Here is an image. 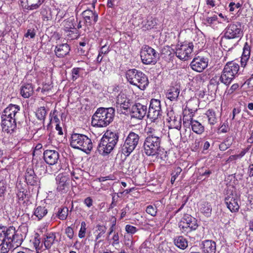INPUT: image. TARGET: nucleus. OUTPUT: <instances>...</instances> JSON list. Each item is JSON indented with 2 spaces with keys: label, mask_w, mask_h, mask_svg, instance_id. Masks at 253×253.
<instances>
[{
  "label": "nucleus",
  "mask_w": 253,
  "mask_h": 253,
  "mask_svg": "<svg viewBox=\"0 0 253 253\" xmlns=\"http://www.w3.org/2000/svg\"><path fill=\"white\" fill-rule=\"evenodd\" d=\"M130 84L136 86L141 90H144L148 85V80H130Z\"/></svg>",
  "instance_id": "43"
},
{
  "label": "nucleus",
  "mask_w": 253,
  "mask_h": 253,
  "mask_svg": "<svg viewBox=\"0 0 253 253\" xmlns=\"http://www.w3.org/2000/svg\"><path fill=\"white\" fill-rule=\"evenodd\" d=\"M70 145L75 149L82 150L89 154L93 148L91 140L86 135L78 133H73L70 137Z\"/></svg>",
  "instance_id": "4"
},
{
  "label": "nucleus",
  "mask_w": 253,
  "mask_h": 253,
  "mask_svg": "<svg viewBox=\"0 0 253 253\" xmlns=\"http://www.w3.org/2000/svg\"><path fill=\"white\" fill-rule=\"evenodd\" d=\"M217 16L214 14L211 16H207L205 19V21L207 24L211 25L213 24L214 22L217 20Z\"/></svg>",
  "instance_id": "54"
},
{
  "label": "nucleus",
  "mask_w": 253,
  "mask_h": 253,
  "mask_svg": "<svg viewBox=\"0 0 253 253\" xmlns=\"http://www.w3.org/2000/svg\"><path fill=\"white\" fill-rule=\"evenodd\" d=\"M193 49L192 43L177 44L175 48L176 56L181 60H188L192 55Z\"/></svg>",
  "instance_id": "10"
},
{
  "label": "nucleus",
  "mask_w": 253,
  "mask_h": 253,
  "mask_svg": "<svg viewBox=\"0 0 253 253\" xmlns=\"http://www.w3.org/2000/svg\"><path fill=\"white\" fill-rule=\"evenodd\" d=\"M142 19V16L141 15H138V16L135 18V20L137 21L138 20V25H139L140 23L139 21H141ZM141 23L142 25L141 28L143 29V30H147L153 28L157 23L155 18H153L152 16H148L145 20L142 21Z\"/></svg>",
  "instance_id": "25"
},
{
  "label": "nucleus",
  "mask_w": 253,
  "mask_h": 253,
  "mask_svg": "<svg viewBox=\"0 0 253 253\" xmlns=\"http://www.w3.org/2000/svg\"><path fill=\"white\" fill-rule=\"evenodd\" d=\"M53 87L52 80H45L42 83V89L43 91H48L51 89Z\"/></svg>",
  "instance_id": "48"
},
{
  "label": "nucleus",
  "mask_w": 253,
  "mask_h": 253,
  "mask_svg": "<svg viewBox=\"0 0 253 253\" xmlns=\"http://www.w3.org/2000/svg\"><path fill=\"white\" fill-rule=\"evenodd\" d=\"M17 197L19 200V201H23L25 202L26 200L28 201L30 195L28 193V191L24 189L22 185L19 184L17 186Z\"/></svg>",
  "instance_id": "36"
},
{
  "label": "nucleus",
  "mask_w": 253,
  "mask_h": 253,
  "mask_svg": "<svg viewBox=\"0 0 253 253\" xmlns=\"http://www.w3.org/2000/svg\"><path fill=\"white\" fill-rule=\"evenodd\" d=\"M167 120L170 128L180 129L181 126V118L180 116L176 115L173 110L169 111L167 113Z\"/></svg>",
  "instance_id": "15"
},
{
  "label": "nucleus",
  "mask_w": 253,
  "mask_h": 253,
  "mask_svg": "<svg viewBox=\"0 0 253 253\" xmlns=\"http://www.w3.org/2000/svg\"><path fill=\"white\" fill-rule=\"evenodd\" d=\"M119 137V133L117 131L107 130L102 138L106 139L107 142L111 146V148H114L118 141Z\"/></svg>",
  "instance_id": "26"
},
{
  "label": "nucleus",
  "mask_w": 253,
  "mask_h": 253,
  "mask_svg": "<svg viewBox=\"0 0 253 253\" xmlns=\"http://www.w3.org/2000/svg\"><path fill=\"white\" fill-rule=\"evenodd\" d=\"M158 54L151 47L144 45L140 51L142 62L146 65L155 64L157 62Z\"/></svg>",
  "instance_id": "6"
},
{
  "label": "nucleus",
  "mask_w": 253,
  "mask_h": 253,
  "mask_svg": "<svg viewBox=\"0 0 253 253\" xmlns=\"http://www.w3.org/2000/svg\"><path fill=\"white\" fill-rule=\"evenodd\" d=\"M161 102L159 99H152L150 101L147 117L151 122H155L162 116Z\"/></svg>",
  "instance_id": "8"
},
{
  "label": "nucleus",
  "mask_w": 253,
  "mask_h": 253,
  "mask_svg": "<svg viewBox=\"0 0 253 253\" xmlns=\"http://www.w3.org/2000/svg\"><path fill=\"white\" fill-rule=\"evenodd\" d=\"M251 48L248 42H246L243 48L242 56L250 58Z\"/></svg>",
  "instance_id": "51"
},
{
  "label": "nucleus",
  "mask_w": 253,
  "mask_h": 253,
  "mask_svg": "<svg viewBox=\"0 0 253 253\" xmlns=\"http://www.w3.org/2000/svg\"><path fill=\"white\" fill-rule=\"evenodd\" d=\"M65 233L67 237L70 239H72L74 236V231L71 227H67L65 229Z\"/></svg>",
  "instance_id": "58"
},
{
  "label": "nucleus",
  "mask_w": 253,
  "mask_h": 253,
  "mask_svg": "<svg viewBox=\"0 0 253 253\" xmlns=\"http://www.w3.org/2000/svg\"><path fill=\"white\" fill-rule=\"evenodd\" d=\"M131 105V100L124 93L121 92L116 99V107L117 110L121 113L127 111Z\"/></svg>",
  "instance_id": "12"
},
{
  "label": "nucleus",
  "mask_w": 253,
  "mask_h": 253,
  "mask_svg": "<svg viewBox=\"0 0 253 253\" xmlns=\"http://www.w3.org/2000/svg\"><path fill=\"white\" fill-rule=\"evenodd\" d=\"M173 243L175 246L181 250H185L188 247L187 240L182 236H177L173 239Z\"/></svg>",
  "instance_id": "38"
},
{
  "label": "nucleus",
  "mask_w": 253,
  "mask_h": 253,
  "mask_svg": "<svg viewBox=\"0 0 253 253\" xmlns=\"http://www.w3.org/2000/svg\"><path fill=\"white\" fill-rule=\"evenodd\" d=\"M147 135L143 145L144 153L148 156H158L161 151L162 134L150 128Z\"/></svg>",
  "instance_id": "1"
},
{
  "label": "nucleus",
  "mask_w": 253,
  "mask_h": 253,
  "mask_svg": "<svg viewBox=\"0 0 253 253\" xmlns=\"http://www.w3.org/2000/svg\"><path fill=\"white\" fill-rule=\"evenodd\" d=\"M82 15L84 19V23L86 26L94 25L98 20V14L90 9L84 10Z\"/></svg>",
  "instance_id": "18"
},
{
  "label": "nucleus",
  "mask_w": 253,
  "mask_h": 253,
  "mask_svg": "<svg viewBox=\"0 0 253 253\" xmlns=\"http://www.w3.org/2000/svg\"><path fill=\"white\" fill-rule=\"evenodd\" d=\"M25 36L26 37H30L31 38H33L35 36V33L34 32V30L29 29L25 35Z\"/></svg>",
  "instance_id": "63"
},
{
  "label": "nucleus",
  "mask_w": 253,
  "mask_h": 253,
  "mask_svg": "<svg viewBox=\"0 0 253 253\" xmlns=\"http://www.w3.org/2000/svg\"><path fill=\"white\" fill-rule=\"evenodd\" d=\"M23 242L22 234L11 226L7 228L0 224V247L5 245L7 247L17 248Z\"/></svg>",
  "instance_id": "2"
},
{
  "label": "nucleus",
  "mask_w": 253,
  "mask_h": 253,
  "mask_svg": "<svg viewBox=\"0 0 253 253\" xmlns=\"http://www.w3.org/2000/svg\"><path fill=\"white\" fill-rule=\"evenodd\" d=\"M64 25L65 31L69 33V34H67V36L70 35V38L72 39H76L78 37V33L72 30H75L76 32L77 31V30L75 28V26L72 20H68L65 21Z\"/></svg>",
  "instance_id": "32"
},
{
  "label": "nucleus",
  "mask_w": 253,
  "mask_h": 253,
  "mask_svg": "<svg viewBox=\"0 0 253 253\" xmlns=\"http://www.w3.org/2000/svg\"><path fill=\"white\" fill-rule=\"evenodd\" d=\"M110 50V46H108L107 44H105L102 46L99 51V55L102 56V54H107Z\"/></svg>",
  "instance_id": "57"
},
{
  "label": "nucleus",
  "mask_w": 253,
  "mask_h": 253,
  "mask_svg": "<svg viewBox=\"0 0 253 253\" xmlns=\"http://www.w3.org/2000/svg\"><path fill=\"white\" fill-rule=\"evenodd\" d=\"M1 119L2 130L7 133H13L16 127V121L17 119H12V118L7 119L3 116H1Z\"/></svg>",
  "instance_id": "16"
},
{
  "label": "nucleus",
  "mask_w": 253,
  "mask_h": 253,
  "mask_svg": "<svg viewBox=\"0 0 253 253\" xmlns=\"http://www.w3.org/2000/svg\"><path fill=\"white\" fill-rule=\"evenodd\" d=\"M230 146V144H226V142L221 143L219 145V149L221 151H225Z\"/></svg>",
  "instance_id": "60"
},
{
  "label": "nucleus",
  "mask_w": 253,
  "mask_h": 253,
  "mask_svg": "<svg viewBox=\"0 0 253 253\" xmlns=\"http://www.w3.org/2000/svg\"><path fill=\"white\" fill-rule=\"evenodd\" d=\"M146 211L151 216H155L157 214V208L156 206L149 205L146 208Z\"/></svg>",
  "instance_id": "47"
},
{
  "label": "nucleus",
  "mask_w": 253,
  "mask_h": 253,
  "mask_svg": "<svg viewBox=\"0 0 253 253\" xmlns=\"http://www.w3.org/2000/svg\"><path fill=\"white\" fill-rule=\"evenodd\" d=\"M56 11L57 10L55 9H51L48 5H43L40 9L42 19L44 21H51L53 15L56 14Z\"/></svg>",
  "instance_id": "27"
},
{
  "label": "nucleus",
  "mask_w": 253,
  "mask_h": 253,
  "mask_svg": "<svg viewBox=\"0 0 253 253\" xmlns=\"http://www.w3.org/2000/svg\"><path fill=\"white\" fill-rule=\"evenodd\" d=\"M125 229L127 233L131 234H134L138 230L135 226L129 224L126 226Z\"/></svg>",
  "instance_id": "55"
},
{
  "label": "nucleus",
  "mask_w": 253,
  "mask_h": 253,
  "mask_svg": "<svg viewBox=\"0 0 253 253\" xmlns=\"http://www.w3.org/2000/svg\"><path fill=\"white\" fill-rule=\"evenodd\" d=\"M57 242L56 234L54 232L48 233L44 235L42 240L45 249H49L51 246Z\"/></svg>",
  "instance_id": "29"
},
{
  "label": "nucleus",
  "mask_w": 253,
  "mask_h": 253,
  "mask_svg": "<svg viewBox=\"0 0 253 253\" xmlns=\"http://www.w3.org/2000/svg\"><path fill=\"white\" fill-rule=\"evenodd\" d=\"M201 249L204 253H215L216 243L212 240H204L202 242Z\"/></svg>",
  "instance_id": "28"
},
{
  "label": "nucleus",
  "mask_w": 253,
  "mask_h": 253,
  "mask_svg": "<svg viewBox=\"0 0 253 253\" xmlns=\"http://www.w3.org/2000/svg\"><path fill=\"white\" fill-rule=\"evenodd\" d=\"M57 113L58 112L56 110H54L53 111L50 113L51 121L53 123H55L56 124H59V119L57 117Z\"/></svg>",
  "instance_id": "56"
},
{
  "label": "nucleus",
  "mask_w": 253,
  "mask_h": 253,
  "mask_svg": "<svg viewBox=\"0 0 253 253\" xmlns=\"http://www.w3.org/2000/svg\"><path fill=\"white\" fill-rule=\"evenodd\" d=\"M114 114L115 109L112 107L99 108L92 117L91 124L96 127L107 126L113 121Z\"/></svg>",
  "instance_id": "3"
},
{
  "label": "nucleus",
  "mask_w": 253,
  "mask_h": 253,
  "mask_svg": "<svg viewBox=\"0 0 253 253\" xmlns=\"http://www.w3.org/2000/svg\"><path fill=\"white\" fill-rule=\"evenodd\" d=\"M33 93V88L31 84H27L23 85L21 88L20 93L24 98H28Z\"/></svg>",
  "instance_id": "40"
},
{
  "label": "nucleus",
  "mask_w": 253,
  "mask_h": 253,
  "mask_svg": "<svg viewBox=\"0 0 253 253\" xmlns=\"http://www.w3.org/2000/svg\"><path fill=\"white\" fill-rule=\"evenodd\" d=\"M86 230V223L84 221H83L81 223V227L79 232V238H83L85 236Z\"/></svg>",
  "instance_id": "52"
},
{
  "label": "nucleus",
  "mask_w": 253,
  "mask_h": 253,
  "mask_svg": "<svg viewBox=\"0 0 253 253\" xmlns=\"http://www.w3.org/2000/svg\"><path fill=\"white\" fill-rule=\"evenodd\" d=\"M43 242L41 243L40 239L38 237H35L33 241V245L37 251L40 250L42 247Z\"/></svg>",
  "instance_id": "53"
},
{
  "label": "nucleus",
  "mask_w": 253,
  "mask_h": 253,
  "mask_svg": "<svg viewBox=\"0 0 253 253\" xmlns=\"http://www.w3.org/2000/svg\"><path fill=\"white\" fill-rule=\"evenodd\" d=\"M228 130V125L223 123L218 128V133H226Z\"/></svg>",
  "instance_id": "59"
},
{
  "label": "nucleus",
  "mask_w": 253,
  "mask_h": 253,
  "mask_svg": "<svg viewBox=\"0 0 253 253\" xmlns=\"http://www.w3.org/2000/svg\"><path fill=\"white\" fill-rule=\"evenodd\" d=\"M242 35V25L239 22L229 24L224 31V36L227 39L238 38Z\"/></svg>",
  "instance_id": "9"
},
{
  "label": "nucleus",
  "mask_w": 253,
  "mask_h": 253,
  "mask_svg": "<svg viewBox=\"0 0 253 253\" xmlns=\"http://www.w3.org/2000/svg\"><path fill=\"white\" fill-rule=\"evenodd\" d=\"M57 190L61 194L67 193L70 188V179L62 173L59 174L56 177Z\"/></svg>",
  "instance_id": "13"
},
{
  "label": "nucleus",
  "mask_w": 253,
  "mask_h": 253,
  "mask_svg": "<svg viewBox=\"0 0 253 253\" xmlns=\"http://www.w3.org/2000/svg\"><path fill=\"white\" fill-rule=\"evenodd\" d=\"M192 130L198 134H202L205 130V127L198 121L194 120L192 123Z\"/></svg>",
  "instance_id": "41"
},
{
  "label": "nucleus",
  "mask_w": 253,
  "mask_h": 253,
  "mask_svg": "<svg viewBox=\"0 0 253 253\" xmlns=\"http://www.w3.org/2000/svg\"><path fill=\"white\" fill-rule=\"evenodd\" d=\"M204 115V117L207 119L208 123L211 126H213L217 122L218 117L217 113L213 109H208Z\"/></svg>",
  "instance_id": "35"
},
{
  "label": "nucleus",
  "mask_w": 253,
  "mask_h": 253,
  "mask_svg": "<svg viewBox=\"0 0 253 253\" xmlns=\"http://www.w3.org/2000/svg\"><path fill=\"white\" fill-rule=\"evenodd\" d=\"M48 210L44 205L38 206L35 208L32 216L34 219L41 220L47 213Z\"/></svg>",
  "instance_id": "31"
},
{
  "label": "nucleus",
  "mask_w": 253,
  "mask_h": 253,
  "mask_svg": "<svg viewBox=\"0 0 253 253\" xmlns=\"http://www.w3.org/2000/svg\"><path fill=\"white\" fill-rule=\"evenodd\" d=\"M45 0H20L22 7L24 9L33 10L38 9Z\"/></svg>",
  "instance_id": "24"
},
{
  "label": "nucleus",
  "mask_w": 253,
  "mask_h": 253,
  "mask_svg": "<svg viewBox=\"0 0 253 253\" xmlns=\"http://www.w3.org/2000/svg\"><path fill=\"white\" fill-rule=\"evenodd\" d=\"M140 137L133 131H130L125 138L124 143L120 148L119 152L125 157L128 156L138 144Z\"/></svg>",
  "instance_id": "5"
},
{
  "label": "nucleus",
  "mask_w": 253,
  "mask_h": 253,
  "mask_svg": "<svg viewBox=\"0 0 253 253\" xmlns=\"http://www.w3.org/2000/svg\"><path fill=\"white\" fill-rule=\"evenodd\" d=\"M147 107L140 103H135L131 109V117L142 119L147 114Z\"/></svg>",
  "instance_id": "14"
},
{
  "label": "nucleus",
  "mask_w": 253,
  "mask_h": 253,
  "mask_svg": "<svg viewBox=\"0 0 253 253\" xmlns=\"http://www.w3.org/2000/svg\"><path fill=\"white\" fill-rule=\"evenodd\" d=\"M106 231L107 227L105 226L100 224L96 225V230L94 232V233H96L95 239V246L102 242V240H99V239L104 236V234L106 233Z\"/></svg>",
  "instance_id": "37"
},
{
  "label": "nucleus",
  "mask_w": 253,
  "mask_h": 253,
  "mask_svg": "<svg viewBox=\"0 0 253 253\" xmlns=\"http://www.w3.org/2000/svg\"><path fill=\"white\" fill-rule=\"evenodd\" d=\"M112 240L113 241V243H112L113 245L119 244V235H118V233H114V234L113 236V238H112Z\"/></svg>",
  "instance_id": "61"
},
{
  "label": "nucleus",
  "mask_w": 253,
  "mask_h": 253,
  "mask_svg": "<svg viewBox=\"0 0 253 253\" xmlns=\"http://www.w3.org/2000/svg\"><path fill=\"white\" fill-rule=\"evenodd\" d=\"M181 88L180 82L178 80L172 82L167 93V98L170 101L177 100Z\"/></svg>",
  "instance_id": "19"
},
{
  "label": "nucleus",
  "mask_w": 253,
  "mask_h": 253,
  "mask_svg": "<svg viewBox=\"0 0 253 253\" xmlns=\"http://www.w3.org/2000/svg\"><path fill=\"white\" fill-rule=\"evenodd\" d=\"M225 203L228 209L232 212L238 211L239 206L238 203V199L236 195L231 193L227 195L224 199Z\"/></svg>",
  "instance_id": "21"
},
{
  "label": "nucleus",
  "mask_w": 253,
  "mask_h": 253,
  "mask_svg": "<svg viewBox=\"0 0 253 253\" xmlns=\"http://www.w3.org/2000/svg\"><path fill=\"white\" fill-rule=\"evenodd\" d=\"M208 62L207 58L198 57L193 59L190 66L193 70L201 72L208 66Z\"/></svg>",
  "instance_id": "17"
},
{
  "label": "nucleus",
  "mask_w": 253,
  "mask_h": 253,
  "mask_svg": "<svg viewBox=\"0 0 253 253\" xmlns=\"http://www.w3.org/2000/svg\"><path fill=\"white\" fill-rule=\"evenodd\" d=\"M182 171V169L181 168L177 167L174 168V169L173 170V171L172 172L171 175V178L170 180V182L172 184H173L174 181H175L177 177L178 176V175L180 174V173Z\"/></svg>",
  "instance_id": "46"
},
{
  "label": "nucleus",
  "mask_w": 253,
  "mask_h": 253,
  "mask_svg": "<svg viewBox=\"0 0 253 253\" xmlns=\"http://www.w3.org/2000/svg\"><path fill=\"white\" fill-rule=\"evenodd\" d=\"M239 66L232 62H228L225 66L220 79H233L237 77Z\"/></svg>",
  "instance_id": "11"
},
{
  "label": "nucleus",
  "mask_w": 253,
  "mask_h": 253,
  "mask_svg": "<svg viewBox=\"0 0 253 253\" xmlns=\"http://www.w3.org/2000/svg\"><path fill=\"white\" fill-rule=\"evenodd\" d=\"M194 120L190 117L189 119L186 118L185 116L183 117V125L184 127L189 128V132H190V126L192 127V123Z\"/></svg>",
  "instance_id": "49"
},
{
  "label": "nucleus",
  "mask_w": 253,
  "mask_h": 253,
  "mask_svg": "<svg viewBox=\"0 0 253 253\" xmlns=\"http://www.w3.org/2000/svg\"><path fill=\"white\" fill-rule=\"evenodd\" d=\"M6 189V182L4 179L0 180V197L4 196Z\"/></svg>",
  "instance_id": "50"
},
{
  "label": "nucleus",
  "mask_w": 253,
  "mask_h": 253,
  "mask_svg": "<svg viewBox=\"0 0 253 253\" xmlns=\"http://www.w3.org/2000/svg\"><path fill=\"white\" fill-rule=\"evenodd\" d=\"M126 79H142L146 78L142 72L135 69L127 70L126 73Z\"/></svg>",
  "instance_id": "34"
},
{
  "label": "nucleus",
  "mask_w": 253,
  "mask_h": 253,
  "mask_svg": "<svg viewBox=\"0 0 253 253\" xmlns=\"http://www.w3.org/2000/svg\"><path fill=\"white\" fill-rule=\"evenodd\" d=\"M68 208L66 207H64L59 209L57 216L61 220H65L68 216Z\"/></svg>",
  "instance_id": "44"
},
{
  "label": "nucleus",
  "mask_w": 253,
  "mask_h": 253,
  "mask_svg": "<svg viewBox=\"0 0 253 253\" xmlns=\"http://www.w3.org/2000/svg\"><path fill=\"white\" fill-rule=\"evenodd\" d=\"M47 112L44 107H41L38 108L36 112V116L38 120L41 121H44L45 118V116Z\"/></svg>",
  "instance_id": "45"
},
{
  "label": "nucleus",
  "mask_w": 253,
  "mask_h": 253,
  "mask_svg": "<svg viewBox=\"0 0 253 253\" xmlns=\"http://www.w3.org/2000/svg\"><path fill=\"white\" fill-rule=\"evenodd\" d=\"M43 154L44 160L48 165H55L59 160V154L56 150H46Z\"/></svg>",
  "instance_id": "20"
},
{
  "label": "nucleus",
  "mask_w": 253,
  "mask_h": 253,
  "mask_svg": "<svg viewBox=\"0 0 253 253\" xmlns=\"http://www.w3.org/2000/svg\"><path fill=\"white\" fill-rule=\"evenodd\" d=\"M113 148H111L110 144L107 142L106 139H101L97 147L98 152L103 156H105L113 150Z\"/></svg>",
  "instance_id": "30"
},
{
  "label": "nucleus",
  "mask_w": 253,
  "mask_h": 253,
  "mask_svg": "<svg viewBox=\"0 0 253 253\" xmlns=\"http://www.w3.org/2000/svg\"><path fill=\"white\" fill-rule=\"evenodd\" d=\"M200 211L205 216H210L212 211L211 205L207 201H203L200 205Z\"/></svg>",
  "instance_id": "39"
},
{
  "label": "nucleus",
  "mask_w": 253,
  "mask_h": 253,
  "mask_svg": "<svg viewBox=\"0 0 253 253\" xmlns=\"http://www.w3.org/2000/svg\"><path fill=\"white\" fill-rule=\"evenodd\" d=\"M70 50L69 45L67 43H63L56 46L55 53L58 57L62 58L67 55L69 53Z\"/></svg>",
  "instance_id": "33"
},
{
  "label": "nucleus",
  "mask_w": 253,
  "mask_h": 253,
  "mask_svg": "<svg viewBox=\"0 0 253 253\" xmlns=\"http://www.w3.org/2000/svg\"><path fill=\"white\" fill-rule=\"evenodd\" d=\"M247 173L250 177L253 176V164H251L248 169Z\"/></svg>",
  "instance_id": "64"
},
{
  "label": "nucleus",
  "mask_w": 253,
  "mask_h": 253,
  "mask_svg": "<svg viewBox=\"0 0 253 253\" xmlns=\"http://www.w3.org/2000/svg\"><path fill=\"white\" fill-rule=\"evenodd\" d=\"M25 179L28 185L31 186H38L40 183V180L32 168H28L25 173Z\"/></svg>",
  "instance_id": "22"
},
{
  "label": "nucleus",
  "mask_w": 253,
  "mask_h": 253,
  "mask_svg": "<svg viewBox=\"0 0 253 253\" xmlns=\"http://www.w3.org/2000/svg\"><path fill=\"white\" fill-rule=\"evenodd\" d=\"M20 107L18 105L10 104L3 111L1 116L8 118L17 119V115L19 113Z\"/></svg>",
  "instance_id": "23"
},
{
  "label": "nucleus",
  "mask_w": 253,
  "mask_h": 253,
  "mask_svg": "<svg viewBox=\"0 0 253 253\" xmlns=\"http://www.w3.org/2000/svg\"><path fill=\"white\" fill-rule=\"evenodd\" d=\"M93 201L90 197H87L84 200V204L88 208L92 205Z\"/></svg>",
  "instance_id": "62"
},
{
  "label": "nucleus",
  "mask_w": 253,
  "mask_h": 253,
  "mask_svg": "<svg viewBox=\"0 0 253 253\" xmlns=\"http://www.w3.org/2000/svg\"><path fill=\"white\" fill-rule=\"evenodd\" d=\"M73 79H77L78 78H84L86 75V72L84 70L81 68H76L72 70Z\"/></svg>",
  "instance_id": "42"
},
{
  "label": "nucleus",
  "mask_w": 253,
  "mask_h": 253,
  "mask_svg": "<svg viewBox=\"0 0 253 253\" xmlns=\"http://www.w3.org/2000/svg\"><path fill=\"white\" fill-rule=\"evenodd\" d=\"M198 227L196 219L188 214H184L179 223V227L181 231L185 234L195 230Z\"/></svg>",
  "instance_id": "7"
}]
</instances>
